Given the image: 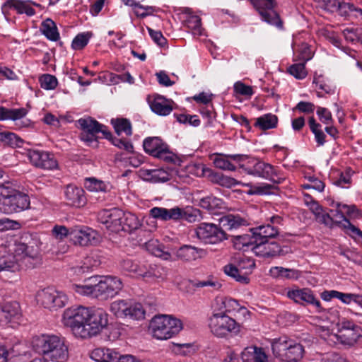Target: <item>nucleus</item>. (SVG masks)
Returning <instances> with one entry per match:
<instances>
[{
  "label": "nucleus",
  "instance_id": "obj_1",
  "mask_svg": "<svg viewBox=\"0 0 362 362\" xmlns=\"http://www.w3.org/2000/svg\"><path fill=\"white\" fill-rule=\"evenodd\" d=\"M62 322L76 337L87 339L96 336L107 325L108 315L102 309L74 305L64 311Z\"/></svg>",
  "mask_w": 362,
  "mask_h": 362
},
{
  "label": "nucleus",
  "instance_id": "obj_2",
  "mask_svg": "<svg viewBox=\"0 0 362 362\" xmlns=\"http://www.w3.org/2000/svg\"><path fill=\"white\" fill-rule=\"evenodd\" d=\"M32 347L48 361L66 362L69 358V348L64 339L55 334H43L34 337Z\"/></svg>",
  "mask_w": 362,
  "mask_h": 362
},
{
  "label": "nucleus",
  "instance_id": "obj_3",
  "mask_svg": "<svg viewBox=\"0 0 362 362\" xmlns=\"http://www.w3.org/2000/svg\"><path fill=\"white\" fill-rule=\"evenodd\" d=\"M29 197L8 185H0V211L11 214L29 209Z\"/></svg>",
  "mask_w": 362,
  "mask_h": 362
},
{
  "label": "nucleus",
  "instance_id": "obj_4",
  "mask_svg": "<svg viewBox=\"0 0 362 362\" xmlns=\"http://www.w3.org/2000/svg\"><path fill=\"white\" fill-rule=\"evenodd\" d=\"M272 349L276 357L288 362H297L304 354L303 345L286 336L273 339Z\"/></svg>",
  "mask_w": 362,
  "mask_h": 362
},
{
  "label": "nucleus",
  "instance_id": "obj_5",
  "mask_svg": "<svg viewBox=\"0 0 362 362\" xmlns=\"http://www.w3.org/2000/svg\"><path fill=\"white\" fill-rule=\"evenodd\" d=\"M182 329V322L169 315L156 316L150 323V329L153 337L160 340L173 337L178 334Z\"/></svg>",
  "mask_w": 362,
  "mask_h": 362
},
{
  "label": "nucleus",
  "instance_id": "obj_6",
  "mask_svg": "<svg viewBox=\"0 0 362 362\" xmlns=\"http://www.w3.org/2000/svg\"><path fill=\"white\" fill-rule=\"evenodd\" d=\"M234 244L238 250L247 247L257 256L262 257H273L279 255L281 251L280 245L274 241H269V240H250L248 235L237 237Z\"/></svg>",
  "mask_w": 362,
  "mask_h": 362
},
{
  "label": "nucleus",
  "instance_id": "obj_7",
  "mask_svg": "<svg viewBox=\"0 0 362 362\" xmlns=\"http://www.w3.org/2000/svg\"><path fill=\"white\" fill-rule=\"evenodd\" d=\"M211 332L217 337H224L230 333H238L239 325L235 320L223 313L214 310L209 320Z\"/></svg>",
  "mask_w": 362,
  "mask_h": 362
},
{
  "label": "nucleus",
  "instance_id": "obj_8",
  "mask_svg": "<svg viewBox=\"0 0 362 362\" xmlns=\"http://www.w3.org/2000/svg\"><path fill=\"white\" fill-rule=\"evenodd\" d=\"M110 311L117 317L141 320L145 317L143 305L129 299H117L110 305Z\"/></svg>",
  "mask_w": 362,
  "mask_h": 362
},
{
  "label": "nucleus",
  "instance_id": "obj_9",
  "mask_svg": "<svg viewBox=\"0 0 362 362\" xmlns=\"http://www.w3.org/2000/svg\"><path fill=\"white\" fill-rule=\"evenodd\" d=\"M36 300L37 303L43 308L50 310H56L65 306L68 298L64 292L48 287L38 291Z\"/></svg>",
  "mask_w": 362,
  "mask_h": 362
},
{
  "label": "nucleus",
  "instance_id": "obj_10",
  "mask_svg": "<svg viewBox=\"0 0 362 362\" xmlns=\"http://www.w3.org/2000/svg\"><path fill=\"white\" fill-rule=\"evenodd\" d=\"M121 280L115 276L99 277L95 281V298L100 300H107L115 297L122 288Z\"/></svg>",
  "mask_w": 362,
  "mask_h": 362
},
{
  "label": "nucleus",
  "instance_id": "obj_11",
  "mask_svg": "<svg viewBox=\"0 0 362 362\" xmlns=\"http://www.w3.org/2000/svg\"><path fill=\"white\" fill-rule=\"evenodd\" d=\"M139 226L136 217L132 214H124L122 210L112 209L110 221H106V227L112 232L136 229Z\"/></svg>",
  "mask_w": 362,
  "mask_h": 362
},
{
  "label": "nucleus",
  "instance_id": "obj_12",
  "mask_svg": "<svg viewBox=\"0 0 362 362\" xmlns=\"http://www.w3.org/2000/svg\"><path fill=\"white\" fill-rule=\"evenodd\" d=\"M254 8L257 10L262 20L267 23L281 29L283 23L278 13L274 10L275 0H250Z\"/></svg>",
  "mask_w": 362,
  "mask_h": 362
},
{
  "label": "nucleus",
  "instance_id": "obj_13",
  "mask_svg": "<svg viewBox=\"0 0 362 362\" xmlns=\"http://www.w3.org/2000/svg\"><path fill=\"white\" fill-rule=\"evenodd\" d=\"M71 241L81 246L95 245L101 241V236L91 228L76 226L71 228Z\"/></svg>",
  "mask_w": 362,
  "mask_h": 362
},
{
  "label": "nucleus",
  "instance_id": "obj_14",
  "mask_svg": "<svg viewBox=\"0 0 362 362\" xmlns=\"http://www.w3.org/2000/svg\"><path fill=\"white\" fill-rule=\"evenodd\" d=\"M196 235L207 244H216L228 238L225 231L214 223H200L196 228Z\"/></svg>",
  "mask_w": 362,
  "mask_h": 362
},
{
  "label": "nucleus",
  "instance_id": "obj_15",
  "mask_svg": "<svg viewBox=\"0 0 362 362\" xmlns=\"http://www.w3.org/2000/svg\"><path fill=\"white\" fill-rule=\"evenodd\" d=\"M30 163L44 170H54L58 168V163L53 154L40 150L29 149L25 152Z\"/></svg>",
  "mask_w": 362,
  "mask_h": 362
},
{
  "label": "nucleus",
  "instance_id": "obj_16",
  "mask_svg": "<svg viewBox=\"0 0 362 362\" xmlns=\"http://www.w3.org/2000/svg\"><path fill=\"white\" fill-rule=\"evenodd\" d=\"M241 359L243 362H268L263 349L256 346L245 348L241 353ZM223 362H239V358L233 351L229 350Z\"/></svg>",
  "mask_w": 362,
  "mask_h": 362
},
{
  "label": "nucleus",
  "instance_id": "obj_17",
  "mask_svg": "<svg viewBox=\"0 0 362 362\" xmlns=\"http://www.w3.org/2000/svg\"><path fill=\"white\" fill-rule=\"evenodd\" d=\"M248 164L251 165H240L247 174L269 180H275L276 173L272 165L254 159L249 161Z\"/></svg>",
  "mask_w": 362,
  "mask_h": 362
},
{
  "label": "nucleus",
  "instance_id": "obj_18",
  "mask_svg": "<svg viewBox=\"0 0 362 362\" xmlns=\"http://www.w3.org/2000/svg\"><path fill=\"white\" fill-rule=\"evenodd\" d=\"M287 296L290 299L294 300L297 303L313 305L315 309V311L317 313H322L324 311V308H322L320 301L309 288H298L288 291Z\"/></svg>",
  "mask_w": 362,
  "mask_h": 362
},
{
  "label": "nucleus",
  "instance_id": "obj_19",
  "mask_svg": "<svg viewBox=\"0 0 362 362\" xmlns=\"http://www.w3.org/2000/svg\"><path fill=\"white\" fill-rule=\"evenodd\" d=\"M78 127L82 130L80 138L88 145L96 141L95 134L98 133L100 123L90 117L77 120Z\"/></svg>",
  "mask_w": 362,
  "mask_h": 362
},
{
  "label": "nucleus",
  "instance_id": "obj_20",
  "mask_svg": "<svg viewBox=\"0 0 362 362\" xmlns=\"http://www.w3.org/2000/svg\"><path fill=\"white\" fill-rule=\"evenodd\" d=\"M32 5L38 6L39 4L26 1L21 0H8L4 4L1 10L4 16L6 17L8 9L13 8L19 14L25 13L28 16H33L35 14L34 8Z\"/></svg>",
  "mask_w": 362,
  "mask_h": 362
},
{
  "label": "nucleus",
  "instance_id": "obj_21",
  "mask_svg": "<svg viewBox=\"0 0 362 362\" xmlns=\"http://www.w3.org/2000/svg\"><path fill=\"white\" fill-rule=\"evenodd\" d=\"M333 206L336 207L335 210H331V217L332 218L333 224L337 225L344 229L346 230V233L349 234L350 233L349 228L346 227V223H351L344 215L342 209H347L349 213H353L356 211L358 213V210L356 209L355 206H348L346 204H341L340 203H336Z\"/></svg>",
  "mask_w": 362,
  "mask_h": 362
},
{
  "label": "nucleus",
  "instance_id": "obj_22",
  "mask_svg": "<svg viewBox=\"0 0 362 362\" xmlns=\"http://www.w3.org/2000/svg\"><path fill=\"white\" fill-rule=\"evenodd\" d=\"M206 252L196 247L185 245L176 251V257L182 262H192L205 257Z\"/></svg>",
  "mask_w": 362,
  "mask_h": 362
},
{
  "label": "nucleus",
  "instance_id": "obj_23",
  "mask_svg": "<svg viewBox=\"0 0 362 362\" xmlns=\"http://www.w3.org/2000/svg\"><path fill=\"white\" fill-rule=\"evenodd\" d=\"M174 104L172 100L157 95L150 102V107L156 114L160 116H167L173 111Z\"/></svg>",
  "mask_w": 362,
  "mask_h": 362
},
{
  "label": "nucleus",
  "instance_id": "obj_24",
  "mask_svg": "<svg viewBox=\"0 0 362 362\" xmlns=\"http://www.w3.org/2000/svg\"><path fill=\"white\" fill-rule=\"evenodd\" d=\"M247 158L246 156L239 154L230 156L217 155L214 159V164L218 168L233 171L235 170V166L231 160L239 163Z\"/></svg>",
  "mask_w": 362,
  "mask_h": 362
},
{
  "label": "nucleus",
  "instance_id": "obj_25",
  "mask_svg": "<svg viewBox=\"0 0 362 362\" xmlns=\"http://www.w3.org/2000/svg\"><path fill=\"white\" fill-rule=\"evenodd\" d=\"M64 194L69 205L81 207L86 204L84 191L81 187L69 185L66 187Z\"/></svg>",
  "mask_w": 362,
  "mask_h": 362
},
{
  "label": "nucleus",
  "instance_id": "obj_26",
  "mask_svg": "<svg viewBox=\"0 0 362 362\" xmlns=\"http://www.w3.org/2000/svg\"><path fill=\"white\" fill-rule=\"evenodd\" d=\"M139 175L143 180L151 182H164L170 180V174L163 169L141 168Z\"/></svg>",
  "mask_w": 362,
  "mask_h": 362
},
{
  "label": "nucleus",
  "instance_id": "obj_27",
  "mask_svg": "<svg viewBox=\"0 0 362 362\" xmlns=\"http://www.w3.org/2000/svg\"><path fill=\"white\" fill-rule=\"evenodd\" d=\"M242 310H245V308L240 306L237 300L228 298H217L214 309V310L223 313L225 315L233 314Z\"/></svg>",
  "mask_w": 362,
  "mask_h": 362
},
{
  "label": "nucleus",
  "instance_id": "obj_28",
  "mask_svg": "<svg viewBox=\"0 0 362 362\" xmlns=\"http://www.w3.org/2000/svg\"><path fill=\"white\" fill-rule=\"evenodd\" d=\"M218 221L223 227L228 230L236 229L242 226L248 224L246 217L238 214H229L221 216L218 218Z\"/></svg>",
  "mask_w": 362,
  "mask_h": 362
},
{
  "label": "nucleus",
  "instance_id": "obj_29",
  "mask_svg": "<svg viewBox=\"0 0 362 362\" xmlns=\"http://www.w3.org/2000/svg\"><path fill=\"white\" fill-rule=\"evenodd\" d=\"M220 183L222 185L228 187H231L236 185H244L250 187V189L247 192V193L250 195L263 194L267 192V187L252 186L250 183H243L240 181H238L235 179L229 177L221 176L220 177Z\"/></svg>",
  "mask_w": 362,
  "mask_h": 362
},
{
  "label": "nucleus",
  "instance_id": "obj_30",
  "mask_svg": "<svg viewBox=\"0 0 362 362\" xmlns=\"http://www.w3.org/2000/svg\"><path fill=\"white\" fill-rule=\"evenodd\" d=\"M19 315V305L16 303L0 305V326H4Z\"/></svg>",
  "mask_w": 362,
  "mask_h": 362
},
{
  "label": "nucleus",
  "instance_id": "obj_31",
  "mask_svg": "<svg viewBox=\"0 0 362 362\" xmlns=\"http://www.w3.org/2000/svg\"><path fill=\"white\" fill-rule=\"evenodd\" d=\"M253 240H268L276 237L278 233V228L270 224L259 226L252 229Z\"/></svg>",
  "mask_w": 362,
  "mask_h": 362
},
{
  "label": "nucleus",
  "instance_id": "obj_32",
  "mask_svg": "<svg viewBox=\"0 0 362 362\" xmlns=\"http://www.w3.org/2000/svg\"><path fill=\"white\" fill-rule=\"evenodd\" d=\"M199 206L214 214H221L222 212H216V210H223L226 208L224 202L219 198L208 196L199 201Z\"/></svg>",
  "mask_w": 362,
  "mask_h": 362
},
{
  "label": "nucleus",
  "instance_id": "obj_33",
  "mask_svg": "<svg viewBox=\"0 0 362 362\" xmlns=\"http://www.w3.org/2000/svg\"><path fill=\"white\" fill-rule=\"evenodd\" d=\"M90 357L96 362H113L117 351L109 348H97L90 352Z\"/></svg>",
  "mask_w": 362,
  "mask_h": 362
},
{
  "label": "nucleus",
  "instance_id": "obj_34",
  "mask_svg": "<svg viewBox=\"0 0 362 362\" xmlns=\"http://www.w3.org/2000/svg\"><path fill=\"white\" fill-rule=\"evenodd\" d=\"M361 337V328L354 327L340 332L339 339L341 343L349 346H354Z\"/></svg>",
  "mask_w": 362,
  "mask_h": 362
},
{
  "label": "nucleus",
  "instance_id": "obj_35",
  "mask_svg": "<svg viewBox=\"0 0 362 362\" xmlns=\"http://www.w3.org/2000/svg\"><path fill=\"white\" fill-rule=\"evenodd\" d=\"M98 280V276H91L84 281L83 284H74L72 286L75 292L83 296H90L95 298V281Z\"/></svg>",
  "mask_w": 362,
  "mask_h": 362
},
{
  "label": "nucleus",
  "instance_id": "obj_36",
  "mask_svg": "<svg viewBox=\"0 0 362 362\" xmlns=\"http://www.w3.org/2000/svg\"><path fill=\"white\" fill-rule=\"evenodd\" d=\"M165 144L158 137L148 138L144 141L143 146L144 151L149 155L156 157Z\"/></svg>",
  "mask_w": 362,
  "mask_h": 362
},
{
  "label": "nucleus",
  "instance_id": "obj_37",
  "mask_svg": "<svg viewBox=\"0 0 362 362\" xmlns=\"http://www.w3.org/2000/svg\"><path fill=\"white\" fill-rule=\"evenodd\" d=\"M27 114V110L23 108L8 109L0 107V120H16L24 117Z\"/></svg>",
  "mask_w": 362,
  "mask_h": 362
},
{
  "label": "nucleus",
  "instance_id": "obj_38",
  "mask_svg": "<svg viewBox=\"0 0 362 362\" xmlns=\"http://www.w3.org/2000/svg\"><path fill=\"white\" fill-rule=\"evenodd\" d=\"M40 30L49 40L57 41L59 38L55 23L50 18H47L42 22Z\"/></svg>",
  "mask_w": 362,
  "mask_h": 362
},
{
  "label": "nucleus",
  "instance_id": "obj_39",
  "mask_svg": "<svg viewBox=\"0 0 362 362\" xmlns=\"http://www.w3.org/2000/svg\"><path fill=\"white\" fill-rule=\"evenodd\" d=\"M85 187L90 192H106L110 191L111 187L109 183L94 177H89L85 180Z\"/></svg>",
  "mask_w": 362,
  "mask_h": 362
},
{
  "label": "nucleus",
  "instance_id": "obj_40",
  "mask_svg": "<svg viewBox=\"0 0 362 362\" xmlns=\"http://www.w3.org/2000/svg\"><path fill=\"white\" fill-rule=\"evenodd\" d=\"M223 272L227 276L233 278L235 281L240 283L247 284L249 282L247 276L242 274L238 265L236 266L233 263H228L225 265L223 267Z\"/></svg>",
  "mask_w": 362,
  "mask_h": 362
},
{
  "label": "nucleus",
  "instance_id": "obj_41",
  "mask_svg": "<svg viewBox=\"0 0 362 362\" xmlns=\"http://www.w3.org/2000/svg\"><path fill=\"white\" fill-rule=\"evenodd\" d=\"M111 124L117 135H120L122 133H124L127 136L132 135V125L127 119H112Z\"/></svg>",
  "mask_w": 362,
  "mask_h": 362
},
{
  "label": "nucleus",
  "instance_id": "obj_42",
  "mask_svg": "<svg viewBox=\"0 0 362 362\" xmlns=\"http://www.w3.org/2000/svg\"><path fill=\"white\" fill-rule=\"evenodd\" d=\"M278 122L277 117L272 114H266L257 118L255 125L261 129L274 128Z\"/></svg>",
  "mask_w": 362,
  "mask_h": 362
},
{
  "label": "nucleus",
  "instance_id": "obj_43",
  "mask_svg": "<svg viewBox=\"0 0 362 362\" xmlns=\"http://www.w3.org/2000/svg\"><path fill=\"white\" fill-rule=\"evenodd\" d=\"M270 275L274 278L280 279H297V272L291 269H286L282 267H273L269 269Z\"/></svg>",
  "mask_w": 362,
  "mask_h": 362
},
{
  "label": "nucleus",
  "instance_id": "obj_44",
  "mask_svg": "<svg viewBox=\"0 0 362 362\" xmlns=\"http://www.w3.org/2000/svg\"><path fill=\"white\" fill-rule=\"evenodd\" d=\"M28 249L27 245L23 243H16L9 249V252H12L11 258L16 260V265L19 261L28 255Z\"/></svg>",
  "mask_w": 362,
  "mask_h": 362
},
{
  "label": "nucleus",
  "instance_id": "obj_45",
  "mask_svg": "<svg viewBox=\"0 0 362 362\" xmlns=\"http://www.w3.org/2000/svg\"><path fill=\"white\" fill-rule=\"evenodd\" d=\"M160 11L159 8L153 6H144L139 4H136L133 7V11L134 14L141 18H144L147 16H152L155 13Z\"/></svg>",
  "mask_w": 362,
  "mask_h": 362
},
{
  "label": "nucleus",
  "instance_id": "obj_46",
  "mask_svg": "<svg viewBox=\"0 0 362 362\" xmlns=\"http://www.w3.org/2000/svg\"><path fill=\"white\" fill-rule=\"evenodd\" d=\"M287 71L294 76L296 79H303L308 75V71L305 69V63L300 62L291 65Z\"/></svg>",
  "mask_w": 362,
  "mask_h": 362
},
{
  "label": "nucleus",
  "instance_id": "obj_47",
  "mask_svg": "<svg viewBox=\"0 0 362 362\" xmlns=\"http://www.w3.org/2000/svg\"><path fill=\"white\" fill-rule=\"evenodd\" d=\"M146 247L148 251L156 257H161L164 259H168L170 257V254L162 250L157 240L148 241L146 243Z\"/></svg>",
  "mask_w": 362,
  "mask_h": 362
},
{
  "label": "nucleus",
  "instance_id": "obj_48",
  "mask_svg": "<svg viewBox=\"0 0 362 362\" xmlns=\"http://www.w3.org/2000/svg\"><path fill=\"white\" fill-rule=\"evenodd\" d=\"M39 83L42 88L45 90H54L57 85V78L51 74H42L39 78Z\"/></svg>",
  "mask_w": 362,
  "mask_h": 362
},
{
  "label": "nucleus",
  "instance_id": "obj_49",
  "mask_svg": "<svg viewBox=\"0 0 362 362\" xmlns=\"http://www.w3.org/2000/svg\"><path fill=\"white\" fill-rule=\"evenodd\" d=\"M185 25L194 35H201V18L198 16L189 15L185 20Z\"/></svg>",
  "mask_w": 362,
  "mask_h": 362
},
{
  "label": "nucleus",
  "instance_id": "obj_50",
  "mask_svg": "<svg viewBox=\"0 0 362 362\" xmlns=\"http://www.w3.org/2000/svg\"><path fill=\"white\" fill-rule=\"evenodd\" d=\"M1 141L11 146H20L23 143V140L20 137L9 132H0Z\"/></svg>",
  "mask_w": 362,
  "mask_h": 362
},
{
  "label": "nucleus",
  "instance_id": "obj_51",
  "mask_svg": "<svg viewBox=\"0 0 362 362\" xmlns=\"http://www.w3.org/2000/svg\"><path fill=\"white\" fill-rule=\"evenodd\" d=\"M90 37L91 33L89 32L78 34L72 41V48L76 50L82 49L87 45Z\"/></svg>",
  "mask_w": 362,
  "mask_h": 362
},
{
  "label": "nucleus",
  "instance_id": "obj_52",
  "mask_svg": "<svg viewBox=\"0 0 362 362\" xmlns=\"http://www.w3.org/2000/svg\"><path fill=\"white\" fill-rule=\"evenodd\" d=\"M160 269L163 270V268H160L157 266L151 267L148 270L146 269V267H143L142 274H140V276H142L144 279L156 280V279H163L164 274L160 272Z\"/></svg>",
  "mask_w": 362,
  "mask_h": 362
},
{
  "label": "nucleus",
  "instance_id": "obj_53",
  "mask_svg": "<svg viewBox=\"0 0 362 362\" xmlns=\"http://www.w3.org/2000/svg\"><path fill=\"white\" fill-rule=\"evenodd\" d=\"M337 299L346 305L354 302L362 308V294L345 293L339 291Z\"/></svg>",
  "mask_w": 362,
  "mask_h": 362
},
{
  "label": "nucleus",
  "instance_id": "obj_54",
  "mask_svg": "<svg viewBox=\"0 0 362 362\" xmlns=\"http://www.w3.org/2000/svg\"><path fill=\"white\" fill-rule=\"evenodd\" d=\"M51 234L54 239L62 241L68 236L71 238V228L69 229L62 225H55L52 229Z\"/></svg>",
  "mask_w": 362,
  "mask_h": 362
},
{
  "label": "nucleus",
  "instance_id": "obj_55",
  "mask_svg": "<svg viewBox=\"0 0 362 362\" xmlns=\"http://www.w3.org/2000/svg\"><path fill=\"white\" fill-rule=\"evenodd\" d=\"M143 265H138L130 259H125L121 262V267L129 272L134 273L137 276H140L143 272Z\"/></svg>",
  "mask_w": 362,
  "mask_h": 362
},
{
  "label": "nucleus",
  "instance_id": "obj_56",
  "mask_svg": "<svg viewBox=\"0 0 362 362\" xmlns=\"http://www.w3.org/2000/svg\"><path fill=\"white\" fill-rule=\"evenodd\" d=\"M255 265L254 261L250 258L238 257V267L242 274L247 276L252 272Z\"/></svg>",
  "mask_w": 362,
  "mask_h": 362
},
{
  "label": "nucleus",
  "instance_id": "obj_57",
  "mask_svg": "<svg viewBox=\"0 0 362 362\" xmlns=\"http://www.w3.org/2000/svg\"><path fill=\"white\" fill-rule=\"evenodd\" d=\"M16 268V260L11 258V255H3L0 252V271L6 269H15Z\"/></svg>",
  "mask_w": 362,
  "mask_h": 362
},
{
  "label": "nucleus",
  "instance_id": "obj_58",
  "mask_svg": "<svg viewBox=\"0 0 362 362\" xmlns=\"http://www.w3.org/2000/svg\"><path fill=\"white\" fill-rule=\"evenodd\" d=\"M112 144L115 146H116L120 149H123V150L126 151L127 152L133 153L134 146H133L132 144L129 140H127L126 139H120V138H117V137H114L112 139Z\"/></svg>",
  "mask_w": 362,
  "mask_h": 362
},
{
  "label": "nucleus",
  "instance_id": "obj_59",
  "mask_svg": "<svg viewBox=\"0 0 362 362\" xmlns=\"http://www.w3.org/2000/svg\"><path fill=\"white\" fill-rule=\"evenodd\" d=\"M200 217V211L194 209H182V219L192 223L198 221Z\"/></svg>",
  "mask_w": 362,
  "mask_h": 362
},
{
  "label": "nucleus",
  "instance_id": "obj_60",
  "mask_svg": "<svg viewBox=\"0 0 362 362\" xmlns=\"http://www.w3.org/2000/svg\"><path fill=\"white\" fill-rule=\"evenodd\" d=\"M189 172L194 174L197 177H203L206 175H210L211 170L205 168L203 164H191L188 166Z\"/></svg>",
  "mask_w": 362,
  "mask_h": 362
},
{
  "label": "nucleus",
  "instance_id": "obj_61",
  "mask_svg": "<svg viewBox=\"0 0 362 362\" xmlns=\"http://www.w3.org/2000/svg\"><path fill=\"white\" fill-rule=\"evenodd\" d=\"M156 157L168 163H175L177 160L175 154L169 150L167 144H165V148H163Z\"/></svg>",
  "mask_w": 362,
  "mask_h": 362
},
{
  "label": "nucleus",
  "instance_id": "obj_62",
  "mask_svg": "<svg viewBox=\"0 0 362 362\" xmlns=\"http://www.w3.org/2000/svg\"><path fill=\"white\" fill-rule=\"evenodd\" d=\"M148 32L152 40L159 46L163 47L166 45V39L163 37L160 31L154 30L151 28H147Z\"/></svg>",
  "mask_w": 362,
  "mask_h": 362
},
{
  "label": "nucleus",
  "instance_id": "obj_63",
  "mask_svg": "<svg viewBox=\"0 0 362 362\" xmlns=\"http://www.w3.org/2000/svg\"><path fill=\"white\" fill-rule=\"evenodd\" d=\"M317 114L322 123L327 125L332 124V114L327 108L319 107L317 110Z\"/></svg>",
  "mask_w": 362,
  "mask_h": 362
},
{
  "label": "nucleus",
  "instance_id": "obj_64",
  "mask_svg": "<svg viewBox=\"0 0 362 362\" xmlns=\"http://www.w3.org/2000/svg\"><path fill=\"white\" fill-rule=\"evenodd\" d=\"M234 90L237 93L245 96H251L253 94L251 86H247L240 81L234 84Z\"/></svg>",
  "mask_w": 362,
  "mask_h": 362
}]
</instances>
